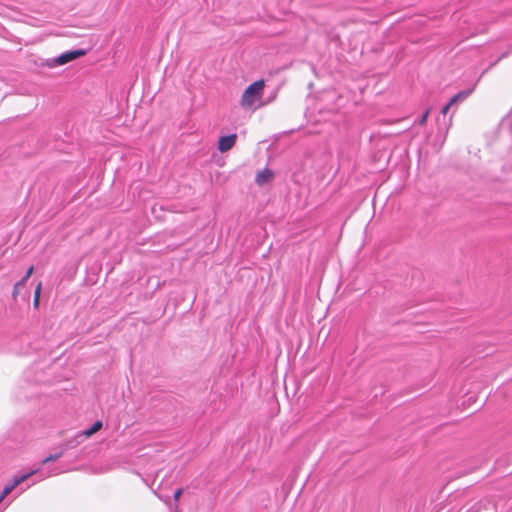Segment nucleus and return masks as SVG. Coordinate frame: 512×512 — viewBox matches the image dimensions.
Masks as SVG:
<instances>
[{
  "label": "nucleus",
  "instance_id": "1",
  "mask_svg": "<svg viewBox=\"0 0 512 512\" xmlns=\"http://www.w3.org/2000/svg\"><path fill=\"white\" fill-rule=\"evenodd\" d=\"M265 81L257 80L250 84L243 92L240 105L245 110H256L263 106V95L265 89Z\"/></svg>",
  "mask_w": 512,
  "mask_h": 512
},
{
  "label": "nucleus",
  "instance_id": "2",
  "mask_svg": "<svg viewBox=\"0 0 512 512\" xmlns=\"http://www.w3.org/2000/svg\"><path fill=\"white\" fill-rule=\"evenodd\" d=\"M86 54L85 50H74V51H68L65 52L58 57H56L51 63H47L48 67H54V66H60L64 65L68 62H71L79 57H82Z\"/></svg>",
  "mask_w": 512,
  "mask_h": 512
},
{
  "label": "nucleus",
  "instance_id": "3",
  "mask_svg": "<svg viewBox=\"0 0 512 512\" xmlns=\"http://www.w3.org/2000/svg\"><path fill=\"white\" fill-rule=\"evenodd\" d=\"M474 91V88L472 89H467V90H464V91H461L459 93H457L456 95H454L450 101L442 108L441 110V113L443 115H446L449 111V109L455 105L456 103L458 102H461V101H464L465 99H467L471 93Z\"/></svg>",
  "mask_w": 512,
  "mask_h": 512
},
{
  "label": "nucleus",
  "instance_id": "4",
  "mask_svg": "<svg viewBox=\"0 0 512 512\" xmlns=\"http://www.w3.org/2000/svg\"><path fill=\"white\" fill-rule=\"evenodd\" d=\"M236 140V134H230L227 136L220 137L218 141V150L222 153L229 151L234 147Z\"/></svg>",
  "mask_w": 512,
  "mask_h": 512
},
{
  "label": "nucleus",
  "instance_id": "5",
  "mask_svg": "<svg viewBox=\"0 0 512 512\" xmlns=\"http://www.w3.org/2000/svg\"><path fill=\"white\" fill-rule=\"evenodd\" d=\"M273 178H274V173L270 169L265 168L256 174L255 182L258 185L262 186V185L270 182Z\"/></svg>",
  "mask_w": 512,
  "mask_h": 512
},
{
  "label": "nucleus",
  "instance_id": "6",
  "mask_svg": "<svg viewBox=\"0 0 512 512\" xmlns=\"http://www.w3.org/2000/svg\"><path fill=\"white\" fill-rule=\"evenodd\" d=\"M41 291H42V283L38 282V284L35 287L34 297H33V307L36 310L39 308Z\"/></svg>",
  "mask_w": 512,
  "mask_h": 512
},
{
  "label": "nucleus",
  "instance_id": "7",
  "mask_svg": "<svg viewBox=\"0 0 512 512\" xmlns=\"http://www.w3.org/2000/svg\"><path fill=\"white\" fill-rule=\"evenodd\" d=\"M102 428V422L96 421L88 430L83 432L85 437H91L93 434L98 432Z\"/></svg>",
  "mask_w": 512,
  "mask_h": 512
},
{
  "label": "nucleus",
  "instance_id": "8",
  "mask_svg": "<svg viewBox=\"0 0 512 512\" xmlns=\"http://www.w3.org/2000/svg\"><path fill=\"white\" fill-rule=\"evenodd\" d=\"M25 285L26 284L23 281H21V280H19L18 282H16L14 284V287H13V290H12V297H13L14 300L17 299L18 295L20 294L21 289L24 288Z\"/></svg>",
  "mask_w": 512,
  "mask_h": 512
},
{
  "label": "nucleus",
  "instance_id": "9",
  "mask_svg": "<svg viewBox=\"0 0 512 512\" xmlns=\"http://www.w3.org/2000/svg\"><path fill=\"white\" fill-rule=\"evenodd\" d=\"M16 488L14 482L10 485L4 487L1 495H0V503Z\"/></svg>",
  "mask_w": 512,
  "mask_h": 512
},
{
  "label": "nucleus",
  "instance_id": "10",
  "mask_svg": "<svg viewBox=\"0 0 512 512\" xmlns=\"http://www.w3.org/2000/svg\"><path fill=\"white\" fill-rule=\"evenodd\" d=\"M34 473H35V471H32V472H30V473H28V474H25V475H23V476H21V477H19V478H15L13 482H14V484H15V485H16V487H17L19 484H21L22 482H24L25 480H27V479H28L31 475H33Z\"/></svg>",
  "mask_w": 512,
  "mask_h": 512
},
{
  "label": "nucleus",
  "instance_id": "11",
  "mask_svg": "<svg viewBox=\"0 0 512 512\" xmlns=\"http://www.w3.org/2000/svg\"><path fill=\"white\" fill-rule=\"evenodd\" d=\"M430 112H431V108H427L418 122L419 125L424 126L426 124L427 119L430 115Z\"/></svg>",
  "mask_w": 512,
  "mask_h": 512
},
{
  "label": "nucleus",
  "instance_id": "12",
  "mask_svg": "<svg viewBox=\"0 0 512 512\" xmlns=\"http://www.w3.org/2000/svg\"><path fill=\"white\" fill-rule=\"evenodd\" d=\"M62 453H58V454H54V455H50L48 457H46L45 459L42 460V464H47L49 462H53V461H56L57 459H59L61 457Z\"/></svg>",
  "mask_w": 512,
  "mask_h": 512
},
{
  "label": "nucleus",
  "instance_id": "13",
  "mask_svg": "<svg viewBox=\"0 0 512 512\" xmlns=\"http://www.w3.org/2000/svg\"><path fill=\"white\" fill-rule=\"evenodd\" d=\"M33 272H34V267H33V266H30V267L27 269V271H26L25 275L22 277L21 281H23V282L26 284L27 280L31 277V275L33 274Z\"/></svg>",
  "mask_w": 512,
  "mask_h": 512
},
{
  "label": "nucleus",
  "instance_id": "14",
  "mask_svg": "<svg viewBox=\"0 0 512 512\" xmlns=\"http://www.w3.org/2000/svg\"><path fill=\"white\" fill-rule=\"evenodd\" d=\"M181 494H182V489H180V488H179V489H177V490L174 492V500H175V501H178V500H179V498H180V496H181Z\"/></svg>",
  "mask_w": 512,
  "mask_h": 512
}]
</instances>
